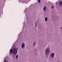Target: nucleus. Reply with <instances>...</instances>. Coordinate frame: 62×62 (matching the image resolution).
<instances>
[{"label": "nucleus", "mask_w": 62, "mask_h": 62, "mask_svg": "<svg viewBox=\"0 0 62 62\" xmlns=\"http://www.w3.org/2000/svg\"><path fill=\"white\" fill-rule=\"evenodd\" d=\"M13 47L14 46H13L12 47L11 49H10V54H12V52L14 54H17L18 52H17V48H13Z\"/></svg>", "instance_id": "nucleus-1"}, {"label": "nucleus", "mask_w": 62, "mask_h": 62, "mask_svg": "<svg viewBox=\"0 0 62 62\" xmlns=\"http://www.w3.org/2000/svg\"><path fill=\"white\" fill-rule=\"evenodd\" d=\"M46 53H49L50 52V49L48 46L47 47L46 49Z\"/></svg>", "instance_id": "nucleus-2"}, {"label": "nucleus", "mask_w": 62, "mask_h": 62, "mask_svg": "<svg viewBox=\"0 0 62 62\" xmlns=\"http://www.w3.org/2000/svg\"><path fill=\"white\" fill-rule=\"evenodd\" d=\"M19 2L22 3H25L26 4L28 3V2L25 1V0H19Z\"/></svg>", "instance_id": "nucleus-3"}, {"label": "nucleus", "mask_w": 62, "mask_h": 62, "mask_svg": "<svg viewBox=\"0 0 62 62\" xmlns=\"http://www.w3.org/2000/svg\"><path fill=\"white\" fill-rule=\"evenodd\" d=\"M54 53H53L51 54H50V56L52 58L54 57Z\"/></svg>", "instance_id": "nucleus-4"}, {"label": "nucleus", "mask_w": 62, "mask_h": 62, "mask_svg": "<svg viewBox=\"0 0 62 62\" xmlns=\"http://www.w3.org/2000/svg\"><path fill=\"white\" fill-rule=\"evenodd\" d=\"M25 47V44L23 43L22 44H21V47L22 48H24Z\"/></svg>", "instance_id": "nucleus-5"}, {"label": "nucleus", "mask_w": 62, "mask_h": 62, "mask_svg": "<svg viewBox=\"0 0 62 62\" xmlns=\"http://www.w3.org/2000/svg\"><path fill=\"white\" fill-rule=\"evenodd\" d=\"M6 59V58H5V59L4 58L3 62H8V61H7V60Z\"/></svg>", "instance_id": "nucleus-6"}, {"label": "nucleus", "mask_w": 62, "mask_h": 62, "mask_svg": "<svg viewBox=\"0 0 62 62\" xmlns=\"http://www.w3.org/2000/svg\"><path fill=\"white\" fill-rule=\"evenodd\" d=\"M45 22H47L48 21V18L47 17H46L45 18Z\"/></svg>", "instance_id": "nucleus-7"}, {"label": "nucleus", "mask_w": 62, "mask_h": 62, "mask_svg": "<svg viewBox=\"0 0 62 62\" xmlns=\"http://www.w3.org/2000/svg\"><path fill=\"white\" fill-rule=\"evenodd\" d=\"M46 7L45 6L43 8V9L45 11H46Z\"/></svg>", "instance_id": "nucleus-8"}, {"label": "nucleus", "mask_w": 62, "mask_h": 62, "mask_svg": "<svg viewBox=\"0 0 62 62\" xmlns=\"http://www.w3.org/2000/svg\"><path fill=\"white\" fill-rule=\"evenodd\" d=\"M60 5L61 6H62V2L60 1L59 2Z\"/></svg>", "instance_id": "nucleus-9"}, {"label": "nucleus", "mask_w": 62, "mask_h": 62, "mask_svg": "<svg viewBox=\"0 0 62 62\" xmlns=\"http://www.w3.org/2000/svg\"><path fill=\"white\" fill-rule=\"evenodd\" d=\"M46 53V57H48L49 56V54H48V53Z\"/></svg>", "instance_id": "nucleus-10"}, {"label": "nucleus", "mask_w": 62, "mask_h": 62, "mask_svg": "<svg viewBox=\"0 0 62 62\" xmlns=\"http://www.w3.org/2000/svg\"><path fill=\"white\" fill-rule=\"evenodd\" d=\"M18 54H17L16 55V59H17L18 58Z\"/></svg>", "instance_id": "nucleus-11"}, {"label": "nucleus", "mask_w": 62, "mask_h": 62, "mask_svg": "<svg viewBox=\"0 0 62 62\" xmlns=\"http://www.w3.org/2000/svg\"><path fill=\"white\" fill-rule=\"evenodd\" d=\"M38 1L39 3H40V0H38Z\"/></svg>", "instance_id": "nucleus-12"}, {"label": "nucleus", "mask_w": 62, "mask_h": 62, "mask_svg": "<svg viewBox=\"0 0 62 62\" xmlns=\"http://www.w3.org/2000/svg\"><path fill=\"white\" fill-rule=\"evenodd\" d=\"M35 44H36V42H34V43H33V46H34L35 45Z\"/></svg>", "instance_id": "nucleus-13"}, {"label": "nucleus", "mask_w": 62, "mask_h": 62, "mask_svg": "<svg viewBox=\"0 0 62 62\" xmlns=\"http://www.w3.org/2000/svg\"><path fill=\"white\" fill-rule=\"evenodd\" d=\"M35 27H37V24H36V23H35Z\"/></svg>", "instance_id": "nucleus-14"}, {"label": "nucleus", "mask_w": 62, "mask_h": 62, "mask_svg": "<svg viewBox=\"0 0 62 62\" xmlns=\"http://www.w3.org/2000/svg\"><path fill=\"white\" fill-rule=\"evenodd\" d=\"M54 8V6L53 5L52 6V8Z\"/></svg>", "instance_id": "nucleus-15"}, {"label": "nucleus", "mask_w": 62, "mask_h": 62, "mask_svg": "<svg viewBox=\"0 0 62 62\" xmlns=\"http://www.w3.org/2000/svg\"><path fill=\"white\" fill-rule=\"evenodd\" d=\"M15 58V56H14L13 57V58Z\"/></svg>", "instance_id": "nucleus-16"}, {"label": "nucleus", "mask_w": 62, "mask_h": 62, "mask_svg": "<svg viewBox=\"0 0 62 62\" xmlns=\"http://www.w3.org/2000/svg\"><path fill=\"white\" fill-rule=\"evenodd\" d=\"M18 36V37L19 38V35Z\"/></svg>", "instance_id": "nucleus-17"}, {"label": "nucleus", "mask_w": 62, "mask_h": 62, "mask_svg": "<svg viewBox=\"0 0 62 62\" xmlns=\"http://www.w3.org/2000/svg\"><path fill=\"white\" fill-rule=\"evenodd\" d=\"M60 28H61V29H62V27H60Z\"/></svg>", "instance_id": "nucleus-18"}]
</instances>
